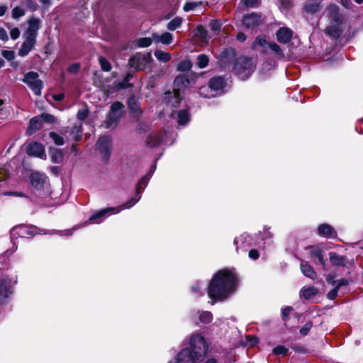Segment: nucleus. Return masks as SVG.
<instances>
[{"label":"nucleus","mask_w":363,"mask_h":363,"mask_svg":"<svg viewBox=\"0 0 363 363\" xmlns=\"http://www.w3.org/2000/svg\"><path fill=\"white\" fill-rule=\"evenodd\" d=\"M40 229L33 225L20 224L13 227L10 231L12 241L19 238H31L39 233Z\"/></svg>","instance_id":"nucleus-5"},{"label":"nucleus","mask_w":363,"mask_h":363,"mask_svg":"<svg viewBox=\"0 0 363 363\" xmlns=\"http://www.w3.org/2000/svg\"><path fill=\"white\" fill-rule=\"evenodd\" d=\"M127 105L128 108V114L133 120H138L141 118L143 110L140 106L139 99L135 95H131L127 99Z\"/></svg>","instance_id":"nucleus-7"},{"label":"nucleus","mask_w":363,"mask_h":363,"mask_svg":"<svg viewBox=\"0 0 363 363\" xmlns=\"http://www.w3.org/2000/svg\"><path fill=\"white\" fill-rule=\"evenodd\" d=\"M191 67L192 64L190 60H182L178 64L177 69L180 72H188Z\"/></svg>","instance_id":"nucleus-44"},{"label":"nucleus","mask_w":363,"mask_h":363,"mask_svg":"<svg viewBox=\"0 0 363 363\" xmlns=\"http://www.w3.org/2000/svg\"><path fill=\"white\" fill-rule=\"evenodd\" d=\"M199 320L204 324H208L213 320V315L210 311H203L199 315Z\"/></svg>","instance_id":"nucleus-48"},{"label":"nucleus","mask_w":363,"mask_h":363,"mask_svg":"<svg viewBox=\"0 0 363 363\" xmlns=\"http://www.w3.org/2000/svg\"><path fill=\"white\" fill-rule=\"evenodd\" d=\"M326 33L331 38L337 40L341 37L342 30L340 29V26L334 25L326 28Z\"/></svg>","instance_id":"nucleus-33"},{"label":"nucleus","mask_w":363,"mask_h":363,"mask_svg":"<svg viewBox=\"0 0 363 363\" xmlns=\"http://www.w3.org/2000/svg\"><path fill=\"white\" fill-rule=\"evenodd\" d=\"M208 351V345L206 339L200 335H193L189 342V347L182 350L175 357V363L197 362L206 355Z\"/></svg>","instance_id":"nucleus-2"},{"label":"nucleus","mask_w":363,"mask_h":363,"mask_svg":"<svg viewBox=\"0 0 363 363\" xmlns=\"http://www.w3.org/2000/svg\"><path fill=\"white\" fill-rule=\"evenodd\" d=\"M294 310L293 307L291 306H286L281 310V318L282 320L284 322H286L289 319V315Z\"/></svg>","instance_id":"nucleus-51"},{"label":"nucleus","mask_w":363,"mask_h":363,"mask_svg":"<svg viewBox=\"0 0 363 363\" xmlns=\"http://www.w3.org/2000/svg\"><path fill=\"white\" fill-rule=\"evenodd\" d=\"M172 106L174 108H177L184 99V95L181 93L179 88L174 86L172 91Z\"/></svg>","instance_id":"nucleus-34"},{"label":"nucleus","mask_w":363,"mask_h":363,"mask_svg":"<svg viewBox=\"0 0 363 363\" xmlns=\"http://www.w3.org/2000/svg\"><path fill=\"white\" fill-rule=\"evenodd\" d=\"M99 62L101 66V68L104 72H109L111 70L112 66L109 61L104 57L101 56L99 58Z\"/></svg>","instance_id":"nucleus-45"},{"label":"nucleus","mask_w":363,"mask_h":363,"mask_svg":"<svg viewBox=\"0 0 363 363\" xmlns=\"http://www.w3.org/2000/svg\"><path fill=\"white\" fill-rule=\"evenodd\" d=\"M242 23L247 28H254L262 23V15L255 12L245 14Z\"/></svg>","instance_id":"nucleus-10"},{"label":"nucleus","mask_w":363,"mask_h":363,"mask_svg":"<svg viewBox=\"0 0 363 363\" xmlns=\"http://www.w3.org/2000/svg\"><path fill=\"white\" fill-rule=\"evenodd\" d=\"M152 38L156 42H161L164 45H169L172 43L173 37L172 35L169 32H165L161 35L155 33L152 34Z\"/></svg>","instance_id":"nucleus-29"},{"label":"nucleus","mask_w":363,"mask_h":363,"mask_svg":"<svg viewBox=\"0 0 363 363\" xmlns=\"http://www.w3.org/2000/svg\"><path fill=\"white\" fill-rule=\"evenodd\" d=\"M178 123L182 125L187 124L190 121V114L188 110H180L178 113Z\"/></svg>","instance_id":"nucleus-35"},{"label":"nucleus","mask_w":363,"mask_h":363,"mask_svg":"<svg viewBox=\"0 0 363 363\" xmlns=\"http://www.w3.org/2000/svg\"><path fill=\"white\" fill-rule=\"evenodd\" d=\"M300 268L301 272L307 277L315 279L317 277L316 272L312 267V266L306 261L303 260L301 262Z\"/></svg>","instance_id":"nucleus-26"},{"label":"nucleus","mask_w":363,"mask_h":363,"mask_svg":"<svg viewBox=\"0 0 363 363\" xmlns=\"http://www.w3.org/2000/svg\"><path fill=\"white\" fill-rule=\"evenodd\" d=\"M208 87L216 92H223L226 86V81L222 76H216L208 81Z\"/></svg>","instance_id":"nucleus-15"},{"label":"nucleus","mask_w":363,"mask_h":363,"mask_svg":"<svg viewBox=\"0 0 363 363\" xmlns=\"http://www.w3.org/2000/svg\"><path fill=\"white\" fill-rule=\"evenodd\" d=\"M154 54L158 60L163 62H167L171 60V55L169 52H165L160 50H156Z\"/></svg>","instance_id":"nucleus-40"},{"label":"nucleus","mask_w":363,"mask_h":363,"mask_svg":"<svg viewBox=\"0 0 363 363\" xmlns=\"http://www.w3.org/2000/svg\"><path fill=\"white\" fill-rule=\"evenodd\" d=\"M272 352L275 355H282L283 357H286L289 354V349L284 345H277L273 348Z\"/></svg>","instance_id":"nucleus-47"},{"label":"nucleus","mask_w":363,"mask_h":363,"mask_svg":"<svg viewBox=\"0 0 363 363\" xmlns=\"http://www.w3.org/2000/svg\"><path fill=\"white\" fill-rule=\"evenodd\" d=\"M36 96L41 94L42 89L43 88V81L40 79L34 80L32 83L28 85Z\"/></svg>","instance_id":"nucleus-36"},{"label":"nucleus","mask_w":363,"mask_h":363,"mask_svg":"<svg viewBox=\"0 0 363 363\" xmlns=\"http://www.w3.org/2000/svg\"><path fill=\"white\" fill-rule=\"evenodd\" d=\"M48 152L52 163L60 164L63 161L65 153L63 150L54 147H49Z\"/></svg>","instance_id":"nucleus-22"},{"label":"nucleus","mask_w":363,"mask_h":363,"mask_svg":"<svg viewBox=\"0 0 363 363\" xmlns=\"http://www.w3.org/2000/svg\"><path fill=\"white\" fill-rule=\"evenodd\" d=\"M162 143V138L160 133L149 134L145 140V146L149 148L159 147Z\"/></svg>","instance_id":"nucleus-24"},{"label":"nucleus","mask_w":363,"mask_h":363,"mask_svg":"<svg viewBox=\"0 0 363 363\" xmlns=\"http://www.w3.org/2000/svg\"><path fill=\"white\" fill-rule=\"evenodd\" d=\"M113 210L114 208L112 207L101 209L90 216L88 222L91 223H99L100 222L99 219L105 216L108 213L113 211Z\"/></svg>","instance_id":"nucleus-28"},{"label":"nucleus","mask_w":363,"mask_h":363,"mask_svg":"<svg viewBox=\"0 0 363 363\" xmlns=\"http://www.w3.org/2000/svg\"><path fill=\"white\" fill-rule=\"evenodd\" d=\"M252 59L247 56H240L235 60L233 72L240 79L245 80L250 77L255 69Z\"/></svg>","instance_id":"nucleus-3"},{"label":"nucleus","mask_w":363,"mask_h":363,"mask_svg":"<svg viewBox=\"0 0 363 363\" xmlns=\"http://www.w3.org/2000/svg\"><path fill=\"white\" fill-rule=\"evenodd\" d=\"M133 121L137 123L135 129L136 133L141 135L147 133L150 130V127L147 122L141 121L140 118H138V120Z\"/></svg>","instance_id":"nucleus-32"},{"label":"nucleus","mask_w":363,"mask_h":363,"mask_svg":"<svg viewBox=\"0 0 363 363\" xmlns=\"http://www.w3.org/2000/svg\"><path fill=\"white\" fill-rule=\"evenodd\" d=\"M338 291L339 289L335 286L331 291H330L327 294V298L329 300H334L337 296Z\"/></svg>","instance_id":"nucleus-63"},{"label":"nucleus","mask_w":363,"mask_h":363,"mask_svg":"<svg viewBox=\"0 0 363 363\" xmlns=\"http://www.w3.org/2000/svg\"><path fill=\"white\" fill-rule=\"evenodd\" d=\"M96 149L101 155V160L107 164L110 160L112 152V138L111 135H102L96 143Z\"/></svg>","instance_id":"nucleus-6"},{"label":"nucleus","mask_w":363,"mask_h":363,"mask_svg":"<svg viewBox=\"0 0 363 363\" xmlns=\"http://www.w3.org/2000/svg\"><path fill=\"white\" fill-rule=\"evenodd\" d=\"M80 69V64L78 62L72 63L67 67V72L71 74H77Z\"/></svg>","instance_id":"nucleus-61"},{"label":"nucleus","mask_w":363,"mask_h":363,"mask_svg":"<svg viewBox=\"0 0 363 363\" xmlns=\"http://www.w3.org/2000/svg\"><path fill=\"white\" fill-rule=\"evenodd\" d=\"M273 52H274L277 55L280 57H284V54L281 48L279 45H277L276 43L274 42H269L268 44V47Z\"/></svg>","instance_id":"nucleus-50"},{"label":"nucleus","mask_w":363,"mask_h":363,"mask_svg":"<svg viewBox=\"0 0 363 363\" xmlns=\"http://www.w3.org/2000/svg\"><path fill=\"white\" fill-rule=\"evenodd\" d=\"M318 294V289L314 286L303 288L301 290V297L308 300Z\"/></svg>","instance_id":"nucleus-30"},{"label":"nucleus","mask_w":363,"mask_h":363,"mask_svg":"<svg viewBox=\"0 0 363 363\" xmlns=\"http://www.w3.org/2000/svg\"><path fill=\"white\" fill-rule=\"evenodd\" d=\"M223 23L220 19H213L209 22V28L211 31L218 34L222 28Z\"/></svg>","instance_id":"nucleus-39"},{"label":"nucleus","mask_w":363,"mask_h":363,"mask_svg":"<svg viewBox=\"0 0 363 363\" xmlns=\"http://www.w3.org/2000/svg\"><path fill=\"white\" fill-rule=\"evenodd\" d=\"M152 39L151 38H140L137 41V45L139 48H147L151 45L152 43Z\"/></svg>","instance_id":"nucleus-49"},{"label":"nucleus","mask_w":363,"mask_h":363,"mask_svg":"<svg viewBox=\"0 0 363 363\" xmlns=\"http://www.w3.org/2000/svg\"><path fill=\"white\" fill-rule=\"evenodd\" d=\"M318 234L320 237L327 238H334L337 235V233L333 227L328 223H322L318 225Z\"/></svg>","instance_id":"nucleus-20"},{"label":"nucleus","mask_w":363,"mask_h":363,"mask_svg":"<svg viewBox=\"0 0 363 363\" xmlns=\"http://www.w3.org/2000/svg\"><path fill=\"white\" fill-rule=\"evenodd\" d=\"M247 345L249 347H254L259 342V339L255 335H247Z\"/></svg>","instance_id":"nucleus-52"},{"label":"nucleus","mask_w":363,"mask_h":363,"mask_svg":"<svg viewBox=\"0 0 363 363\" xmlns=\"http://www.w3.org/2000/svg\"><path fill=\"white\" fill-rule=\"evenodd\" d=\"M307 250H311L309 255L311 258H316L324 270H326L325 260L323 257V250L322 248L316 246L310 245L306 247Z\"/></svg>","instance_id":"nucleus-17"},{"label":"nucleus","mask_w":363,"mask_h":363,"mask_svg":"<svg viewBox=\"0 0 363 363\" xmlns=\"http://www.w3.org/2000/svg\"><path fill=\"white\" fill-rule=\"evenodd\" d=\"M312 326H313L312 321L307 322L304 325H303L301 328V329L299 330L300 334L303 336L307 335L308 334L309 331L311 330Z\"/></svg>","instance_id":"nucleus-55"},{"label":"nucleus","mask_w":363,"mask_h":363,"mask_svg":"<svg viewBox=\"0 0 363 363\" xmlns=\"http://www.w3.org/2000/svg\"><path fill=\"white\" fill-rule=\"evenodd\" d=\"M39 74L33 71H30L27 72L25 75L22 81L26 83L27 85L32 83L34 80L38 79Z\"/></svg>","instance_id":"nucleus-42"},{"label":"nucleus","mask_w":363,"mask_h":363,"mask_svg":"<svg viewBox=\"0 0 363 363\" xmlns=\"http://www.w3.org/2000/svg\"><path fill=\"white\" fill-rule=\"evenodd\" d=\"M199 35L201 38H206L208 34L207 30L202 26L199 25L196 28Z\"/></svg>","instance_id":"nucleus-62"},{"label":"nucleus","mask_w":363,"mask_h":363,"mask_svg":"<svg viewBox=\"0 0 363 363\" xmlns=\"http://www.w3.org/2000/svg\"><path fill=\"white\" fill-rule=\"evenodd\" d=\"M209 62L208 57L205 54H201L197 57V66L199 68H205L208 66Z\"/></svg>","instance_id":"nucleus-43"},{"label":"nucleus","mask_w":363,"mask_h":363,"mask_svg":"<svg viewBox=\"0 0 363 363\" xmlns=\"http://www.w3.org/2000/svg\"><path fill=\"white\" fill-rule=\"evenodd\" d=\"M197 76L194 72L190 74H181L177 75L173 82L175 87L181 88V86L189 87L196 82Z\"/></svg>","instance_id":"nucleus-8"},{"label":"nucleus","mask_w":363,"mask_h":363,"mask_svg":"<svg viewBox=\"0 0 363 363\" xmlns=\"http://www.w3.org/2000/svg\"><path fill=\"white\" fill-rule=\"evenodd\" d=\"M28 28L26 29L23 35H29L37 38L38 31L40 28V21L36 18H31L28 20Z\"/></svg>","instance_id":"nucleus-19"},{"label":"nucleus","mask_w":363,"mask_h":363,"mask_svg":"<svg viewBox=\"0 0 363 363\" xmlns=\"http://www.w3.org/2000/svg\"><path fill=\"white\" fill-rule=\"evenodd\" d=\"M329 259L333 266L345 267L348 263V259L346 256H342L335 252H329Z\"/></svg>","instance_id":"nucleus-21"},{"label":"nucleus","mask_w":363,"mask_h":363,"mask_svg":"<svg viewBox=\"0 0 363 363\" xmlns=\"http://www.w3.org/2000/svg\"><path fill=\"white\" fill-rule=\"evenodd\" d=\"M183 22V18L180 16H177L171 20L167 26L169 30L174 31L179 28Z\"/></svg>","instance_id":"nucleus-37"},{"label":"nucleus","mask_w":363,"mask_h":363,"mask_svg":"<svg viewBox=\"0 0 363 363\" xmlns=\"http://www.w3.org/2000/svg\"><path fill=\"white\" fill-rule=\"evenodd\" d=\"M47 179L48 177L45 174L40 173L39 172H33L29 175L31 186L37 190L44 189Z\"/></svg>","instance_id":"nucleus-12"},{"label":"nucleus","mask_w":363,"mask_h":363,"mask_svg":"<svg viewBox=\"0 0 363 363\" xmlns=\"http://www.w3.org/2000/svg\"><path fill=\"white\" fill-rule=\"evenodd\" d=\"M89 114L87 108L79 109L77 113V118L79 121H83Z\"/></svg>","instance_id":"nucleus-57"},{"label":"nucleus","mask_w":363,"mask_h":363,"mask_svg":"<svg viewBox=\"0 0 363 363\" xmlns=\"http://www.w3.org/2000/svg\"><path fill=\"white\" fill-rule=\"evenodd\" d=\"M25 40L18 50V55L25 57L33 50L36 44V38L29 35H23Z\"/></svg>","instance_id":"nucleus-14"},{"label":"nucleus","mask_w":363,"mask_h":363,"mask_svg":"<svg viewBox=\"0 0 363 363\" xmlns=\"http://www.w3.org/2000/svg\"><path fill=\"white\" fill-rule=\"evenodd\" d=\"M276 37L279 43L286 44L292 40L293 30L287 27H281L277 30Z\"/></svg>","instance_id":"nucleus-16"},{"label":"nucleus","mask_w":363,"mask_h":363,"mask_svg":"<svg viewBox=\"0 0 363 363\" xmlns=\"http://www.w3.org/2000/svg\"><path fill=\"white\" fill-rule=\"evenodd\" d=\"M40 119L42 121L48 123H53L55 121V118L52 114L48 113H43L40 116Z\"/></svg>","instance_id":"nucleus-54"},{"label":"nucleus","mask_w":363,"mask_h":363,"mask_svg":"<svg viewBox=\"0 0 363 363\" xmlns=\"http://www.w3.org/2000/svg\"><path fill=\"white\" fill-rule=\"evenodd\" d=\"M140 199V196H139L138 199L136 198H131L125 203H123L121 205L122 208H130L133 206H134Z\"/></svg>","instance_id":"nucleus-59"},{"label":"nucleus","mask_w":363,"mask_h":363,"mask_svg":"<svg viewBox=\"0 0 363 363\" xmlns=\"http://www.w3.org/2000/svg\"><path fill=\"white\" fill-rule=\"evenodd\" d=\"M133 77V74L132 73H127L125 76L123 77V80L118 82V89H126L132 86V84L129 83V81Z\"/></svg>","instance_id":"nucleus-41"},{"label":"nucleus","mask_w":363,"mask_h":363,"mask_svg":"<svg viewBox=\"0 0 363 363\" xmlns=\"http://www.w3.org/2000/svg\"><path fill=\"white\" fill-rule=\"evenodd\" d=\"M269 42H267L264 36L258 35L256 37L255 41L252 43V48L256 49L257 46H259L263 48H267Z\"/></svg>","instance_id":"nucleus-38"},{"label":"nucleus","mask_w":363,"mask_h":363,"mask_svg":"<svg viewBox=\"0 0 363 363\" xmlns=\"http://www.w3.org/2000/svg\"><path fill=\"white\" fill-rule=\"evenodd\" d=\"M25 15V11L19 6H16L12 9V17L14 19H18Z\"/></svg>","instance_id":"nucleus-53"},{"label":"nucleus","mask_w":363,"mask_h":363,"mask_svg":"<svg viewBox=\"0 0 363 363\" xmlns=\"http://www.w3.org/2000/svg\"><path fill=\"white\" fill-rule=\"evenodd\" d=\"M196 4L194 2H186L183 7V10L186 12L194 10L196 9Z\"/></svg>","instance_id":"nucleus-64"},{"label":"nucleus","mask_w":363,"mask_h":363,"mask_svg":"<svg viewBox=\"0 0 363 363\" xmlns=\"http://www.w3.org/2000/svg\"><path fill=\"white\" fill-rule=\"evenodd\" d=\"M238 284L239 278L235 269H220L208 284V296L213 302L223 301L235 291Z\"/></svg>","instance_id":"nucleus-1"},{"label":"nucleus","mask_w":363,"mask_h":363,"mask_svg":"<svg viewBox=\"0 0 363 363\" xmlns=\"http://www.w3.org/2000/svg\"><path fill=\"white\" fill-rule=\"evenodd\" d=\"M2 56L8 61H12L15 58V52L13 50H1Z\"/></svg>","instance_id":"nucleus-58"},{"label":"nucleus","mask_w":363,"mask_h":363,"mask_svg":"<svg viewBox=\"0 0 363 363\" xmlns=\"http://www.w3.org/2000/svg\"><path fill=\"white\" fill-rule=\"evenodd\" d=\"M124 104L121 101H117L111 104L106 120L104 121V126L106 129L116 128L124 115Z\"/></svg>","instance_id":"nucleus-4"},{"label":"nucleus","mask_w":363,"mask_h":363,"mask_svg":"<svg viewBox=\"0 0 363 363\" xmlns=\"http://www.w3.org/2000/svg\"><path fill=\"white\" fill-rule=\"evenodd\" d=\"M162 101L166 104L167 105L172 106V104L173 102L172 99V91H167L164 94V96L162 98Z\"/></svg>","instance_id":"nucleus-56"},{"label":"nucleus","mask_w":363,"mask_h":363,"mask_svg":"<svg viewBox=\"0 0 363 363\" xmlns=\"http://www.w3.org/2000/svg\"><path fill=\"white\" fill-rule=\"evenodd\" d=\"M236 52L233 48H224L219 55V65L225 68L230 65L235 58Z\"/></svg>","instance_id":"nucleus-9"},{"label":"nucleus","mask_w":363,"mask_h":363,"mask_svg":"<svg viewBox=\"0 0 363 363\" xmlns=\"http://www.w3.org/2000/svg\"><path fill=\"white\" fill-rule=\"evenodd\" d=\"M42 126L43 121L39 116L32 118L29 121V124L26 130V135H33L37 130H40L42 128Z\"/></svg>","instance_id":"nucleus-23"},{"label":"nucleus","mask_w":363,"mask_h":363,"mask_svg":"<svg viewBox=\"0 0 363 363\" xmlns=\"http://www.w3.org/2000/svg\"><path fill=\"white\" fill-rule=\"evenodd\" d=\"M11 281L8 279H0V304H5L6 299L13 293Z\"/></svg>","instance_id":"nucleus-13"},{"label":"nucleus","mask_w":363,"mask_h":363,"mask_svg":"<svg viewBox=\"0 0 363 363\" xmlns=\"http://www.w3.org/2000/svg\"><path fill=\"white\" fill-rule=\"evenodd\" d=\"M150 179V174H146L143 177H142L140 181L138 182L135 186V193L136 195H139L142 193L144 189L147 186Z\"/></svg>","instance_id":"nucleus-31"},{"label":"nucleus","mask_w":363,"mask_h":363,"mask_svg":"<svg viewBox=\"0 0 363 363\" xmlns=\"http://www.w3.org/2000/svg\"><path fill=\"white\" fill-rule=\"evenodd\" d=\"M26 6L31 11H35L38 9V5L33 0H26Z\"/></svg>","instance_id":"nucleus-60"},{"label":"nucleus","mask_w":363,"mask_h":363,"mask_svg":"<svg viewBox=\"0 0 363 363\" xmlns=\"http://www.w3.org/2000/svg\"><path fill=\"white\" fill-rule=\"evenodd\" d=\"M128 66L135 72L145 70V65L143 62L142 54L137 52L128 60Z\"/></svg>","instance_id":"nucleus-18"},{"label":"nucleus","mask_w":363,"mask_h":363,"mask_svg":"<svg viewBox=\"0 0 363 363\" xmlns=\"http://www.w3.org/2000/svg\"><path fill=\"white\" fill-rule=\"evenodd\" d=\"M26 153L29 156L43 159L45 157V147L40 143L31 142L27 145Z\"/></svg>","instance_id":"nucleus-11"},{"label":"nucleus","mask_w":363,"mask_h":363,"mask_svg":"<svg viewBox=\"0 0 363 363\" xmlns=\"http://www.w3.org/2000/svg\"><path fill=\"white\" fill-rule=\"evenodd\" d=\"M320 1L318 0H308L303 6V10L311 14L318 13L321 9Z\"/></svg>","instance_id":"nucleus-25"},{"label":"nucleus","mask_w":363,"mask_h":363,"mask_svg":"<svg viewBox=\"0 0 363 363\" xmlns=\"http://www.w3.org/2000/svg\"><path fill=\"white\" fill-rule=\"evenodd\" d=\"M49 136L53 140L54 143L56 145H62L65 143L64 138L60 135L58 133L51 131L49 133Z\"/></svg>","instance_id":"nucleus-46"},{"label":"nucleus","mask_w":363,"mask_h":363,"mask_svg":"<svg viewBox=\"0 0 363 363\" xmlns=\"http://www.w3.org/2000/svg\"><path fill=\"white\" fill-rule=\"evenodd\" d=\"M331 21L335 26H340L342 23V15L340 13L337 6L333 5L330 8Z\"/></svg>","instance_id":"nucleus-27"}]
</instances>
